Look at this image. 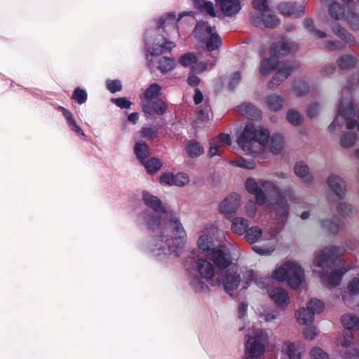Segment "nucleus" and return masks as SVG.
<instances>
[{
	"label": "nucleus",
	"mask_w": 359,
	"mask_h": 359,
	"mask_svg": "<svg viewBox=\"0 0 359 359\" xmlns=\"http://www.w3.org/2000/svg\"><path fill=\"white\" fill-rule=\"evenodd\" d=\"M195 269L201 276L207 281H210L212 285L222 286L225 292H231L237 290L241 285L242 290L247 289L250 284L254 281L260 288H264L266 281L259 280L255 277L252 270L247 271L242 280L239 273L236 271L227 270L217 273L215 276V270L212 264L203 259H198L195 262Z\"/></svg>",
	"instance_id": "f257e3e1"
},
{
	"label": "nucleus",
	"mask_w": 359,
	"mask_h": 359,
	"mask_svg": "<svg viewBox=\"0 0 359 359\" xmlns=\"http://www.w3.org/2000/svg\"><path fill=\"white\" fill-rule=\"evenodd\" d=\"M259 184L260 187L253 178H248L245 181V188L250 194L255 196V201L257 205H263L265 203L264 191L271 199L275 201L277 205L276 215L278 222L284 224L289 214V205L286 198L292 199L293 196L292 189L287 187L280 191L274 183L269 181H262Z\"/></svg>",
	"instance_id": "f03ea898"
},
{
	"label": "nucleus",
	"mask_w": 359,
	"mask_h": 359,
	"mask_svg": "<svg viewBox=\"0 0 359 359\" xmlns=\"http://www.w3.org/2000/svg\"><path fill=\"white\" fill-rule=\"evenodd\" d=\"M170 226L174 237L169 238L168 236L164 235V232H162L155 239L154 246L151 248L152 251H157L159 255L161 253L177 255L178 251L184 247L187 233L182 223L175 216L170 219Z\"/></svg>",
	"instance_id": "7ed1b4c3"
},
{
	"label": "nucleus",
	"mask_w": 359,
	"mask_h": 359,
	"mask_svg": "<svg viewBox=\"0 0 359 359\" xmlns=\"http://www.w3.org/2000/svg\"><path fill=\"white\" fill-rule=\"evenodd\" d=\"M269 138V132L267 129L250 123L245 126L241 134L238 137L237 142L245 153L254 154L256 151L252 147L253 142L265 147L268 144Z\"/></svg>",
	"instance_id": "20e7f679"
},
{
	"label": "nucleus",
	"mask_w": 359,
	"mask_h": 359,
	"mask_svg": "<svg viewBox=\"0 0 359 359\" xmlns=\"http://www.w3.org/2000/svg\"><path fill=\"white\" fill-rule=\"evenodd\" d=\"M272 278L278 281L286 280L291 289L296 290L304 282V269L297 264L286 262L272 273Z\"/></svg>",
	"instance_id": "39448f33"
},
{
	"label": "nucleus",
	"mask_w": 359,
	"mask_h": 359,
	"mask_svg": "<svg viewBox=\"0 0 359 359\" xmlns=\"http://www.w3.org/2000/svg\"><path fill=\"white\" fill-rule=\"evenodd\" d=\"M244 359H262L268 342V334L262 329L253 328L246 336Z\"/></svg>",
	"instance_id": "423d86ee"
},
{
	"label": "nucleus",
	"mask_w": 359,
	"mask_h": 359,
	"mask_svg": "<svg viewBox=\"0 0 359 359\" xmlns=\"http://www.w3.org/2000/svg\"><path fill=\"white\" fill-rule=\"evenodd\" d=\"M351 88L352 87L351 85L350 86H346L343 89V93L347 94L348 97H341L338 109V114L339 116H342L345 120H346L347 129L351 130L357 126V129L359 131V116L358 117L357 121L351 118L355 115V107L351 97ZM355 154L359 160V149L355 150Z\"/></svg>",
	"instance_id": "0eeeda50"
},
{
	"label": "nucleus",
	"mask_w": 359,
	"mask_h": 359,
	"mask_svg": "<svg viewBox=\"0 0 359 359\" xmlns=\"http://www.w3.org/2000/svg\"><path fill=\"white\" fill-rule=\"evenodd\" d=\"M270 50L271 55L269 58L263 60L260 65V73L264 76L268 75L275 70L279 64L278 57L288 55L291 48L287 43L278 41L271 46Z\"/></svg>",
	"instance_id": "6e6552de"
},
{
	"label": "nucleus",
	"mask_w": 359,
	"mask_h": 359,
	"mask_svg": "<svg viewBox=\"0 0 359 359\" xmlns=\"http://www.w3.org/2000/svg\"><path fill=\"white\" fill-rule=\"evenodd\" d=\"M344 249L341 247L330 246L323 248L315 257L314 264L323 271L334 268L339 262V258L344 254Z\"/></svg>",
	"instance_id": "1a4fd4ad"
},
{
	"label": "nucleus",
	"mask_w": 359,
	"mask_h": 359,
	"mask_svg": "<svg viewBox=\"0 0 359 359\" xmlns=\"http://www.w3.org/2000/svg\"><path fill=\"white\" fill-rule=\"evenodd\" d=\"M332 32L342 42L339 41H327L325 43V47L328 50H341L345 48V45L348 46H354L357 43L355 37L348 32L345 28L342 27L339 24H333L331 27Z\"/></svg>",
	"instance_id": "9d476101"
},
{
	"label": "nucleus",
	"mask_w": 359,
	"mask_h": 359,
	"mask_svg": "<svg viewBox=\"0 0 359 359\" xmlns=\"http://www.w3.org/2000/svg\"><path fill=\"white\" fill-rule=\"evenodd\" d=\"M208 257L219 269H226L232 263L229 249L224 245L212 248Z\"/></svg>",
	"instance_id": "9b49d317"
},
{
	"label": "nucleus",
	"mask_w": 359,
	"mask_h": 359,
	"mask_svg": "<svg viewBox=\"0 0 359 359\" xmlns=\"http://www.w3.org/2000/svg\"><path fill=\"white\" fill-rule=\"evenodd\" d=\"M142 111L146 118H150L152 115H164L168 111V104L162 98H158L151 101L141 102Z\"/></svg>",
	"instance_id": "f8f14e48"
},
{
	"label": "nucleus",
	"mask_w": 359,
	"mask_h": 359,
	"mask_svg": "<svg viewBox=\"0 0 359 359\" xmlns=\"http://www.w3.org/2000/svg\"><path fill=\"white\" fill-rule=\"evenodd\" d=\"M280 352L287 359H301L305 348L304 344L299 341H285L281 345Z\"/></svg>",
	"instance_id": "ddd939ff"
},
{
	"label": "nucleus",
	"mask_w": 359,
	"mask_h": 359,
	"mask_svg": "<svg viewBox=\"0 0 359 359\" xmlns=\"http://www.w3.org/2000/svg\"><path fill=\"white\" fill-rule=\"evenodd\" d=\"M250 22L257 27L274 28L279 25L280 20L274 14L260 13L252 14Z\"/></svg>",
	"instance_id": "4468645a"
},
{
	"label": "nucleus",
	"mask_w": 359,
	"mask_h": 359,
	"mask_svg": "<svg viewBox=\"0 0 359 359\" xmlns=\"http://www.w3.org/2000/svg\"><path fill=\"white\" fill-rule=\"evenodd\" d=\"M241 204L240 196L237 194H231L226 197L219 205V211L224 214L228 219L233 217V215L236 212Z\"/></svg>",
	"instance_id": "2eb2a0df"
},
{
	"label": "nucleus",
	"mask_w": 359,
	"mask_h": 359,
	"mask_svg": "<svg viewBox=\"0 0 359 359\" xmlns=\"http://www.w3.org/2000/svg\"><path fill=\"white\" fill-rule=\"evenodd\" d=\"M175 46V42L168 41L163 35L159 34L154 39L151 55L158 56L165 53H170Z\"/></svg>",
	"instance_id": "dca6fc26"
},
{
	"label": "nucleus",
	"mask_w": 359,
	"mask_h": 359,
	"mask_svg": "<svg viewBox=\"0 0 359 359\" xmlns=\"http://www.w3.org/2000/svg\"><path fill=\"white\" fill-rule=\"evenodd\" d=\"M278 10L280 13L287 17L300 18L304 15L305 8L302 5H297L296 3L282 2L278 4Z\"/></svg>",
	"instance_id": "f3484780"
},
{
	"label": "nucleus",
	"mask_w": 359,
	"mask_h": 359,
	"mask_svg": "<svg viewBox=\"0 0 359 359\" xmlns=\"http://www.w3.org/2000/svg\"><path fill=\"white\" fill-rule=\"evenodd\" d=\"M327 184L330 189L336 195L339 199H343L346 193L344 182L339 176L331 175L327 180Z\"/></svg>",
	"instance_id": "a211bd4d"
},
{
	"label": "nucleus",
	"mask_w": 359,
	"mask_h": 359,
	"mask_svg": "<svg viewBox=\"0 0 359 359\" xmlns=\"http://www.w3.org/2000/svg\"><path fill=\"white\" fill-rule=\"evenodd\" d=\"M222 13L227 17L236 15L241 8L240 0H215Z\"/></svg>",
	"instance_id": "6ab92c4d"
},
{
	"label": "nucleus",
	"mask_w": 359,
	"mask_h": 359,
	"mask_svg": "<svg viewBox=\"0 0 359 359\" xmlns=\"http://www.w3.org/2000/svg\"><path fill=\"white\" fill-rule=\"evenodd\" d=\"M182 16L183 15H180L177 19L175 14L168 13L166 15L159 18L157 20L158 29L168 28L179 34L177 22Z\"/></svg>",
	"instance_id": "aec40b11"
},
{
	"label": "nucleus",
	"mask_w": 359,
	"mask_h": 359,
	"mask_svg": "<svg viewBox=\"0 0 359 359\" xmlns=\"http://www.w3.org/2000/svg\"><path fill=\"white\" fill-rule=\"evenodd\" d=\"M142 201L147 207L151 208L154 212L166 213V210L163 207L162 201L158 197L146 191L142 192Z\"/></svg>",
	"instance_id": "412c9836"
},
{
	"label": "nucleus",
	"mask_w": 359,
	"mask_h": 359,
	"mask_svg": "<svg viewBox=\"0 0 359 359\" xmlns=\"http://www.w3.org/2000/svg\"><path fill=\"white\" fill-rule=\"evenodd\" d=\"M296 321L301 325H309L315 320V316L305 306L299 308L294 313Z\"/></svg>",
	"instance_id": "4be33fe9"
},
{
	"label": "nucleus",
	"mask_w": 359,
	"mask_h": 359,
	"mask_svg": "<svg viewBox=\"0 0 359 359\" xmlns=\"http://www.w3.org/2000/svg\"><path fill=\"white\" fill-rule=\"evenodd\" d=\"M237 111L249 119H258L261 117V111L250 103H243L237 107Z\"/></svg>",
	"instance_id": "5701e85b"
},
{
	"label": "nucleus",
	"mask_w": 359,
	"mask_h": 359,
	"mask_svg": "<svg viewBox=\"0 0 359 359\" xmlns=\"http://www.w3.org/2000/svg\"><path fill=\"white\" fill-rule=\"evenodd\" d=\"M346 7L338 2L332 1L328 6L330 16L335 20H345L346 15Z\"/></svg>",
	"instance_id": "b1692460"
},
{
	"label": "nucleus",
	"mask_w": 359,
	"mask_h": 359,
	"mask_svg": "<svg viewBox=\"0 0 359 359\" xmlns=\"http://www.w3.org/2000/svg\"><path fill=\"white\" fill-rule=\"evenodd\" d=\"M349 270V269L340 268L330 272L325 278L324 272L321 273V278L327 281V283L333 286H337L340 284L344 275Z\"/></svg>",
	"instance_id": "393cba45"
},
{
	"label": "nucleus",
	"mask_w": 359,
	"mask_h": 359,
	"mask_svg": "<svg viewBox=\"0 0 359 359\" xmlns=\"http://www.w3.org/2000/svg\"><path fill=\"white\" fill-rule=\"evenodd\" d=\"M205 31L210 35L205 41L208 50L212 52L219 48L222 45V39L220 36L217 34L212 32V29L210 25L205 26Z\"/></svg>",
	"instance_id": "a878e982"
},
{
	"label": "nucleus",
	"mask_w": 359,
	"mask_h": 359,
	"mask_svg": "<svg viewBox=\"0 0 359 359\" xmlns=\"http://www.w3.org/2000/svg\"><path fill=\"white\" fill-rule=\"evenodd\" d=\"M298 67L299 63L296 61L287 62L283 64L277 71V72H280L281 75L278 76L276 81H278L279 83H281L294 69H297Z\"/></svg>",
	"instance_id": "bb28decb"
},
{
	"label": "nucleus",
	"mask_w": 359,
	"mask_h": 359,
	"mask_svg": "<svg viewBox=\"0 0 359 359\" xmlns=\"http://www.w3.org/2000/svg\"><path fill=\"white\" fill-rule=\"evenodd\" d=\"M341 323L346 330L351 332L359 327V317L353 313H345L341 317Z\"/></svg>",
	"instance_id": "cd10ccee"
},
{
	"label": "nucleus",
	"mask_w": 359,
	"mask_h": 359,
	"mask_svg": "<svg viewBox=\"0 0 359 359\" xmlns=\"http://www.w3.org/2000/svg\"><path fill=\"white\" fill-rule=\"evenodd\" d=\"M265 102L270 110L277 111L283 107L285 100L280 95L271 94L265 97Z\"/></svg>",
	"instance_id": "c85d7f7f"
},
{
	"label": "nucleus",
	"mask_w": 359,
	"mask_h": 359,
	"mask_svg": "<svg viewBox=\"0 0 359 359\" xmlns=\"http://www.w3.org/2000/svg\"><path fill=\"white\" fill-rule=\"evenodd\" d=\"M161 86L156 83L151 84L140 96V102L142 101H151L158 98L161 95Z\"/></svg>",
	"instance_id": "c756f323"
},
{
	"label": "nucleus",
	"mask_w": 359,
	"mask_h": 359,
	"mask_svg": "<svg viewBox=\"0 0 359 359\" xmlns=\"http://www.w3.org/2000/svg\"><path fill=\"white\" fill-rule=\"evenodd\" d=\"M294 170L295 174L301 177L302 180L307 184H310L313 181L312 176L309 172V167L302 162L296 163Z\"/></svg>",
	"instance_id": "7c9ffc66"
},
{
	"label": "nucleus",
	"mask_w": 359,
	"mask_h": 359,
	"mask_svg": "<svg viewBox=\"0 0 359 359\" xmlns=\"http://www.w3.org/2000/svg\"><path fill=\"white\" fill-rule=\"evenodd\" d=\"M187 155L191 158H197L204 152L203 147L196 141H189L185 146Z\"/></svg>",
	"instance_id": "2f4dec72"
},
{
	"label": "nucleus",
	"mask_w": 359,
	"mask_h": 359,
	"mask_svg": "<svg viewBox=\"0 0 359 359\" xmlns=\"http://www.w3.org/2000/svg\"><path fill=\"white\" fill-rule=\"evenodd\" d=\"M248 227V220L243 217H235L232 219L231 230L238 235H243Z\"/></svg>",
	"instance_id": "473e14b6"
},
{
	"label": "nucleus",
	"mask_w": 359,
	"mask_h": 359,
	"mask_svg": "<svg viewBox=\"0 0 359 359\" xmlns=\"http://www.w3.org/2000/svg\"><path fill=\"white\" fill-rule=\"evenodd\" d=\"M147 173L149 175H153L158 172L162 168L163 163L162 161L156 157H152L149 160H145L142 163Z\"/></svg>",
	"instance_id": "72a5a7b5"
},
{
	"label": "nucleus",
	"mask_w": 359,
	"mask_h": 359,
	"mask_svg": "<svg viewBox=\"0 0 359 359\" xmlns=\"http://www.w3.org/2000/svg\"><path fill=\"white\" fill-rule=\"evenodd\" d=\"M353 334L351 332L348 330H344L343 332L337 337V344L338 346H341L344 348L351 349V346L353 344Z\"/></svg>",
	"instance_id": "f704fd0d"
},
{
	"label": "nucleus",
	"mask_w": 359,
	"mask_h": 359,
	"mask_svg": "<svg viewBox=\"0 0 359 359\" xmlns=\"http://www.w3.org/2000/svg\"><path fill=\"white\" fill-rule=\"evenodd\" d=\"M356 62V57L352 55H344L339 57L337 61L339 67L343 70L354 67Z\"/></svg>",
	"instance_id": "c9c22d12"
},
{
	"label": "nucleus",
	"mask_w": 359,
	"mask_h": 359,
	"mask_svg": "<svg viewBox=\"0 0 359 359\" xmlns=\"http://www.w3.org/2000/svg\"><path fill=\"white\" fill-rule=\"evenodd\" d=\"M134 153L142 163L150 156L149 147L146 143L137 142L134 146Z\"/></svg>",
	"instance_id": "e433bc0d"
},
{
	"label": "nucleus",
	"mask_w": 359,
	"mask_h": 359,
	"mask_svg": "<svg viewBox=\"0 0 359 359\" xmlns=\"http://www.w3.org/2000/svg\"><path fill=\"white\" fill-rule=\"evenodd\" d=\"M271 299L281 309H285L290 304L288 293H271Z\"/></svg>",
	"instance_id": "4c0bfd02"
},
{
	"label": "nucleus",
	"mask_w": 359,
	"mask_h": 359,
	"mask_svg": "<svg viewBox=\"0 0 359 359\" xmlns=\"http://www.w3.org/2000/svg\"><path fill=\"white\" fill-rule=\"evenodd\" d=\"M284 146L283 137L280 134H274L271 138L270 150L273 154H278Z\"/></svg>",
	"instance_id": "58836bf2"
},
{
	"label": "nucleus",
	"mask_w": 359,
	"mask_h": 359,
	"mask_svg": "<svg viewBox=\"0 0 359 359\" xmlns=\"http://www.w3.org/2000/svg\"><path fill=\"white\" fill-rule=\"evenodd\" d=\"M175 60L174 58L163 57L158 62V69L162 73H167L172 70L175 67Z\"/></svg>",
	"instance_id": "ea45409f"
},
{
	"label": "nucleus",
	"mask_w": 359,
	"mask_h": 359,
	"mask_svg": "<svg viewBox=\"0 0 359 359\" xmlns=\"http://www.w3.org/2000/svg\"><path fill=\"white\" fill-rule=\"evenodd\" d=\"M259 318L264 320L265 322H270L276 319L278 316V312L273 309L268 307H262L257 310Z\"/></svg>",
	"instance_id": "a19ab883"
},
{
	"label": "nucleus",
	"mask_w": 359,
	"mask_h": 359,
	"mask_svg": "<svg viewBox=\"0 0 359 359\" xmlns=\"http://www.w3.org/2000/svg\"><path fill=\"white\" fill-rule=\"evenodd\" d=\"M306 309L309 310L313 316L321 313L324 309L325 304L323 302L318 299H311L306 304Z\"/></svg>",
	"instance_id": "79ce46f5"
},
{
	"label": "nucleus",
	"mask_w": 359,
	"mask_h": 359,
	"mask_svg": "<svg viewBox=\"0 0 359 359\" xmlns=\"http://www.w3.org/2000/svg\"><path fill=\"white\" fill-rule=\"evenodd\" d=\"M198 245L201 250H202L206 255L209 256L212 248L211 238L208 235H201L198 240Z\"/></svg>",
	"instance_id": "37998d69"
},
{
	"label": "nucleus",
	"mask_w": 359,
	"mask_h": 359,
	"mask_svg": "<svg viewBox=\"0 0 359 359\" xmlns=\"http://www.w3.org/2000/svg\"><path fill=\"white\" fill-rule=\"evenodd\" d=\"M358 140V136L355 133L348 132L343 135L340 140V144L343 148L348 149L354 146Z\"/></svg>",
	"instance_id": "c03bdc74"
},
{
	"label": "nucleus",
	"mask_w": 359,
	"mask_h": 359,
	"mask_svg": "<svg viewBox=\"0 0 359 359\" xmlns=\"http://www.w3.org/2000/svg\"><path fill=\"white\" fill-rule=\"evenodd\" d=\"M304 26L307 31H309L311 34H313L315 36L319 39H324L327 36L325 32L316 29L315 28L313 20L312 18H305Z\"/></svg>",
	"instance_id": "a18cd8bd"
},
{
	"label": "nucleus",
	"mask_w": 359,
	"mask_h": 359,
	"mask_svg": "<svg viewBox=\"0 0 359 359\" xmlns=\"http://www.w3.org/2000/svg\"><path fill=\"white\" fill-rule=\"evenodd\" d=\"M245 233V240L250 243H254L261 237L262 231L258 226H252L247 229Z\"/></svg>",
	"instance_id": "49530a36"
},
{
	"label": "nucleus",
	"mask_w": 359,
	"mask_h": 359,
	"mask_svg": "<svg viewBox=\"0 0 359 359\" xmlns=\"http://www.w3.org/2000/svg\"><path fill=\"white\" fill-rule=\"evenodd\" d=\"M355 9L346 11L345 20L353 30H359V15L355 13Z\"/></svg>",
	"instance_id": "de8ad7c7"
},
{
	"label": "nucleus",
	"mask_w": 359,
	"mask_h": 359,
	"mask_svg": "<svg viewBox=\"0 0 359 359\" xmlns=\"http://www.w3.org/2000/svg\"><path fill=\"white\" fill-rule=\"evenodd\" d=\"M337 212L344 217H351L355 213L352 205L346 203H340L337 206Z\"/></svg>",
	"instance_id": "09e8293b"
},
{
	"label": "nucleus",
	"mask_w": 359,
	"mask_h": 359,
	"mask_svg": "<svg viewBox=\"0 0 359 359\" xmlns=\"http://www.w3.org/2000/svg\"><path fill=\"white\" fill-rule=\"evenodd\" d=\"M322 226L332 233H337L341 228V223L339 219L325 220L322 222Z\"/></svg>",
	"instance_id": "8fccbe9b"
},
{
	"label": "nucleus",
	"mask_w": 359,
	"mask_h": 359,
	"mask_svg": "<svg viewBox=\"0 0 359 359\" xmlns=\"http://www.w3.org/2000/svg\"><path fill=\"white\" fill-rule=\"evenodd\" d=\"M292 88L297 96H303L306 95L309 90L307 83L302 81H294L292 84Z\"/></svg>",
	"instance_id": "3c124183"
},
{
	"label": "nucleus",
	"mask_w": 359,
	"mask_h": 359,
	"mask_svg": "<svg viewBox=\"0 0 359 359\" xmlns=\"http://www.w3.org/2000/svg\"><path fill=\"white\" fill-rule=\"evenodd\" d=\"M197 57L194 53H187L180 56L179 63L183 67H189L191 65L196 64Z\"/></svg>",
	"instance_id": "603ef678"
},
{
	"label": "nucleus",
	"mask_w": 359,
	"mask_h": 359,
	"mask_svg": "<svg viewBox=\"0 0 359 359\" xmlns=\"http://www.w3.org/2000/svg\"><path fill=\"white\" fill-rule=\"evenodd\" d=\"M286 119L294 126H299L303 121L301 114L294 109H290L287 112Z\"/></svg>",
	"instance_id": "864d4df0"
},
{
	"label": "nucleus",
	"mask_w": 359,
	"mask_h": 359,
	"mask_svg": "<svg viewBox=\"0 0 359 359\" xmlns=\"http://www.w3.org/2000/svg\"><path fill=\"white\" fill-rule=\"evenodd\" d=\"M231 163L240 168L252 170L255 168L256 163L252 159H245L241 158L238 160L231 161Z\"/></svg>",
	"instance_id": "5fc2aeb1"
},
{
	"label": "nucleus",
	"mask_w": 359,
	"mask_h": 359,
	"mask_svg": "<svg viewBox=\"0 0 359 359\" xmlns=\"http://www.w3.org/2000/svg\"><path fill=\"white\" fill-rule=\"evenodd\" d=\"M302 334L306 339L311 341L319 335L320 330L316 326L311 325L304 328Z\"/></svg>",
	"instance_id": "6e6d98bb"
},
{
	"label": "nucleus",
	"mask_w": 359,
	"mask_h": 359,
	"mask_svg": "<svg viewBox=\"0 0 359 359\" xmlns=\"http://www.w3.org/2000/svg\"><path fill=\"white\" fill-rule=\"evenodd\" d=\"M88 95L85 90L77 87L74 89L72 99L75 100L78 104H82L87 100Z\"/></svg>",
	"instance_id": "4d7b16f0"
},
{
	"label": "nucleus",
	"mask_w": 359,
	"mask_h": 359,
	"mask_svg": "<svg viewBox=\"0 0 359 359\" xmlns=\"http://www.w3.org/2000/svg\"><path fill=\"white\" fill-rule=\"evenodd\" d=\"M194 6L199 9H204L210 15L215 17V12L213 4L211 1L203 0L202 3H194Z\"/></svg>",
	"instance_id": "13d9d810"
},
{
	"label": "nucleus",
	"mask_w": 359,
	"mask_h": 359,
	"mask_svg": "<svg viewBox=\"0 0 359 359\" xmlns=\"http://www.w3.org/2000/svg\"><path fill=\"white\" fill-rule=\"evenodd\" d=\"M140 133L144 138L147 140H153L158 135V129L155 126L143 127Z\"/></svg>",
	"instance_id": "bf43d9fd"
},
{
	"label": "nucleus",
	"mask_w": 359,
	"mask_h": 359,
	"mask_svg": "<svg viewBox=\"0 0 359 359\" xmlns=\"http://www.w3.org/2000/svg\"><path fill=\"white\" fill-rule=\"evenodd\" d=\"M211 111V107L207 101L205 102L203 109L199 110L197 113V120L203 121L209 118V114Z\"/></svg>",
	"instance_id": "052dcab7"
},
{
	"label": "nucleus",
	"mask_w": 359,
	"mask_h": 359,
	"mask_svg": "<svg viewBox=\"0 0 359 359\" xmlns=\"http://www.w3.org/2000/svg\"><path fill=\"white\" fill-rule=\"evenodd\" d=\"M311 359H329L328 354L319 347H314L310 351Z\"/></svg>",
	"instance_id": "680f3d73"
},
{
	"label": "nucleus",
	"mask_w": 359,
	"mask_h": 359,
	"mask_svg": "<svg viewBox=\"0 0 359 359\" xmlns=\"http://www.w3.org/2000/svg\"><path fill=\"white\" fill-rule=\"evenodd\" d=\"M175 175L170 172L163 173L159 179V182L162 185H174Z\"/></svg>",
	"instance_id": "e2e57ef3"
},
{
	"label": "nucleus",
	"mask_w": 359,
	"mask_h": 359,
	"mask_svg": "<svg viewBox=\"0 0 359 359\" xmlns=\"http://www.w3.org/2000/svg\"><path fill=\"white\" fill-rule=\"evenodd\" d=\"M189 182V176L184 172H180L175 175L174 185L183 187Z\"/></svg>",
	"instance_id": "0e129e2a"
},
{
	"label": "nucleus",
	"mask_w": 359,
	"mask_h": 359,
	"mask_svg": "<svg viewBox=\"0 0 359 359\" xmlns=\"http://www.w3.org/2000/svg\"><path fill=\"white\" fill-rule=\"evenodd\" d=\"M107 89L112 93L121 91L122 86L119 80H109L107 82Z\"/></svg>",
	"instance_id": "69168bd1"
},
{
	"label": "nucleus",
	"mask_w": 359,
	"mask_h": 359,
	"mask_svg": "<svg viewBox=\"0 0 359 359\" xmlns=\"http://www.w3.org/2000/svg\"><path fill=\"white\" fill-rule=\"evenodd\" d=\"M252 5L255 9L261 13H264L268 10L267 0H253Z\"/></svg>",
	"instance_id": "338daca9"
},
{
	"label": "nucleus",
	"mask_w": 359,
	"mask_h": 359,
	"mask_svg": "<svg viewBox=\"0 0 359 359\" xmlns=\"http://www.w3.org/2000/svg\"><path fill=\"white\" fill-rule=\"evenodd\" d=\"M222 149V144H218L217 141L214 139L212 140L210 143V147L208 152V156L210 157L215 156L216 155H219Z\"/></svg>",
	"instance_id": "774afa93"
}]
</instances>
